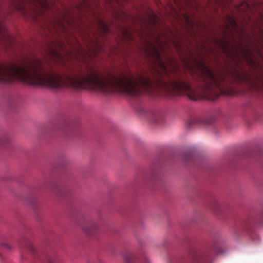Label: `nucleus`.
<instances>
[{"instance_id":"f257e3e1","label":"nucleus","mask_w":263,"mask_h":263,"mask_svg":"<svg viewBox=\"0 0 263 263\" xmlns=\"http://www.w3.org/2000/svg\"><path fill=\"white\" fill-rule=\"evenodd\" d=\"M193 263H212L213 256L209 253L205 252L200 255H195L192 259ZM170 263H186L184 259H177Z\"/></svg>"},{"instance_id":"f03ea898","label":"nucleus","mask_w":263,"mask_h":263,"mask_svg":"<svg viewBox=\"0 0 263 263\" xmlns=\"http://www.w3.org/2000/svg\"><path fill=\"white\" fill-rule=\"evenodd\" d=\"M235 48L236 52H237L238 48H239L240 53L243 59L248 61H252V57L253 56V54L248 46L240 43L239 47H236Z\"/></svg>"},{"instance_id":"7ed1b4c3","label":"nucleus","mask_w":263,"mask_h":263,"mask_svg":"<svg viewBox=\"0 0 263 263\" xmlns=\"http://www.w3.org/2000/svg\"><path fill=\"white\" fill-rule=\"evenodd\" d=\"M151 121L156 124H159L162 121L164 118V114L159 111H153L150 114Z\"/></svg>"},{"instance_id":"20e7f679","label":"nucleus","mask_w":263,"mask_h":263,"mask_svg":"<svg viewBox=\"0 0 263 263\" xmlns=\"http://www.w3.org/2000/svg\"><path fill=\"white\" fill-rule=\"evenodd\" d=\"M98 228V224L96 222H90L83 228L84 231L88 235H91Z\"/></svg>"},{"instance_id":"39448f33","label":"nucleus","mask_w":263,"mask_h":263,"mask_svg":"<svg viewBox=\"0 0 263 263\" xmlns=\"http://www.w3.org/2000/svg\"><path fill=\"white\" fill-rule=\"evenodd\" d=\"M125 263H134L136 255L134 252L128 251L124 254Z\"/></svg>"},{"instance_id":"423d86ee","label":"nucleus","mask_w":263,"mask_h":263,"mask_svg":"<svg viewBox=\"0 0 263 263\" xmlns=\"http://www.w3.org/2000/svg\"><path fill=\"white\" fill-rule=\"evenodd\" d=\"M158 21V17L157 15L154 12H152V14L150 16H148L147 21L150 25L153 26L157 25V22Z\"/></svg>"},{"instance_id":"0eeeda50","label":"nucleus","mask_w":263,"mask_h":263,"mask_svg":"<svg viewBox=\"0 0 263 263\" xmlns=\"http://www.w3.org/2000/svg\"><path fill=\"white\" fill-rule=\"evenodd\" d=\"M10 142V138L8 135H3L0 137V144L6 146Z\"/></svg>"},{"instance_id":"6e6552de","label":"nucleus","mask_w":263,"mask_h":263,"mask_svg":"<svg viewBox=\"0 0 263 263\" xmlns=\"http://www.w3.org/2000/svg\"><path fill=\"white\" fill-rule=\"evenodd\" d=\"M219 42L224 50L226 51L228 50L229 43L227 41L224 40L222 41H219Z\"/></svg>"},{"instance_id":"1a4fd4ad","label":"nucleus","mask_w":263,"mask_h":263,"mask_svg":"<svg viewBox=\"0 0 263 263\" xmlns=\"http://www.w3.org/2000/svg\"><path fill=\"white\" fill-rule=\"evenodd\" d=\"M100 23L104 32L107 33L109 31L108 27L103 22H101Z\"/></svg>"},{"instance_id":"9d476101","label":"nucleus","mask_w":263,"mask_h":263,"mask_svg":"<svg viewBox=\"0 0 263 263\" xmlns=\"http://www.w3.org/2000/svg\"><path fill=\"white\" fill-rule=\"evenodd\" d=\"M48 263H59L55 259H49L48 261Z\"/></svg>"},{"instance_id":"9b49d317","label":"nucleus","mask_w":263,"mask_h":263,"mask_svg":"<svg viewBox=\"0 0 263 263\" xmlns=\"http://www.w3.org/2000/svg\"><path fill=\"white\" fill-rule=\"evenodd\" d=\"M143 263H149L148 258L144 257L143 260Z\"/></svg>"},{"instance_id":"f8f14e48","label":"nucleus","mask_w":263,"mask_h":263,"mask_svg":"<svg viewBox=\"0 0 263 263\" xmlns=\"http://www.w3.org/2000/svg\"><path fill=\"white\" fill-rule=\"evenodd\" d=\"M232 24L234 26H236L237 25L236 22L233 19H232Z\"/></svg>"},{"instance_id":"ddd939ff","label":"nucleus","mask_w":263,"mask_h":263,"mask_svg":"<svg viewBox=\"0 0 263 263\" xmlns=\"http://www.w3.org/2000/svg\"><path fill=\"white\" fill-rule=\"evenodd\" d=\"M62 26H63V27H65L63 24H62Z\"/></svg>"},{"instance_id":"4468645a","label":"nucleus","mask_w":263,"mask_h":263,"mask_svg":"<svg viewBox=\"0 0 263 263\" xmlns=\"http://www.w3.org/2000/svg\"><path fill=\"white\" fill-rule=\"evenodd\" d=\"M62 26H63V27H65L63 24H62Z\"/></svg>"}]
</instances>
